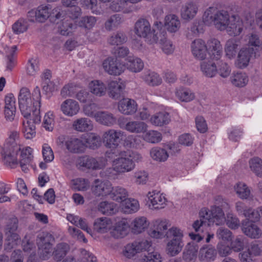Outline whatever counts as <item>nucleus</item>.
I'll return each instance as SVG.
<instances>
[{
	"mask_svg": "<svg viewBox=\"0 0 262 262\" xmlns=\"http://www.w3.org/2000/svg\"><path fill=\"white\" fill-rule=\"evenodd\" d=\"M239 46V40L234 38L227 40L224 47L226 56L230 59L235 57Z\"/></svg>",
	"mask_w": 262,
	"mask_h": 262,
	"instance_id": "c756f323",
	"label": "nucleus"
},
{
	"mask_svg": "<svg viewBox=\"0 0 262 262\" xmlns=\"http://www.w3.org/2000/svg\"><path fill=\"white\" fill-rule=\"evenodd\" d=\"M149 224L146 217L144 216L137 217L132 223L133 232L136 234L141 233L147 228Z\"/></svg>",
	"mask_w": 262,
	"mask_h": 262,
	"instance_id": "e433bc0d",
	"label": "nucleus"
},
{
	"mask_svg": "<svg viewBox=\"0 0 262 262\" xmlns=\"http://www.w3.org/2000/svg\"><path fill=\"white\" fill-rule=\"evenodd\" d=\"M98 110V106L95 103H91L85 105L83 107V112L84 115L88 117L94 118V119H95Z\"/></svg>",
	"mask_w": 262,
	"mask_h": 262,
	"instance_id": "774afa93",
	"label": "nucleus"
},
{
	"mask_svg": "<svg viewBox=\"0 0 262 262\" xmlns=\"http://www.w3.org/2000/svg\"><path fill=\"white\" fill-rule=\"evenodd\" d=\"M151 157L155 161L159 162H164L168 158V154L167 151L162 148L154 147L150 151Z\"/></svg>",
	"mask_w": 262,
	"mask_h": 262,
	"instance_id": "5fc2aeb1",
	"label": "nucleus"
},
{
	"mask_svg": "<svg viewBox=\"0 0 262 262\" xmlns=\"http://www.w3.org/2000/svg\"><path fill=\"white\" fill-rule=\"evenodd\" d=\"M40 101V91L38 86L34 89L32 98L28 88L20 89L18 96L20 111L24 117L28 118L31 117L33 123L36 124L39 123L41 121Z\"/></svg>",
	"mask_w": 262,
	"mask_h": 262,
	"instance_id": "f03ea898",
	"label": "nucleus"
},
{
	"mask_svg": "<svg viewBox=\"0 0 262 262\" xmlns=\"http://www.w3.org/2000/svg\"><path fill=\"white\" fill-rule=\"evenodd\" d=\"M148 207L152 210H159L165 208L167 205V199L165 195L156 190L149 191L147 194Z\"/></svg>",
	"mask_w": 262,
	"mask_h": 262,
	"instance_id": "9d476101",
	"label": "nucleus"
},
{
	"mask_svg": "<svg viewBox=\"0 0 262 262\" xmlns=\"http://www.w3.org/2000/svg\"><path fill=\"white\" fill-rule=\"evenodd\" d=\"M128 193L124 188L121 186H115L113 187L110 193V198L114 201L122 203L128 197Z\"/></svg>",
	"mask_w": 262,
	"mask_h": 262,
	"instance_id": "58836bf2",
	"label": "nucleus"
},
{
	"mask_svg": "<svg viewBox=\"0 0 262 262\" xmlns=\"http://www.w3.org/2000/svg\"><path fill=\"white\" fill-rule=\"evenodd\" d=\"M183 247V241L167 240L166 246L167 253L171 256L178 254Z\"/></svg>",
	"mask_w": 262,
	"mask_h": 262,
	"instance_id": "79ce46f5",
	"label": "nucleus"
},
{
	"mask_svg": "<svg viewBox=\"0 0 262 262\" xmlns=\"http://www.w3.org/2000/svg\"><path fill=\"white\" fill-rule=\"evenodd\" d=\"M118 156V157L113 160L112 167L101 172L100 174L102 177H112L114 175L113 171L120 174L131 171L135 168V164H134L128 158L127 151L119 150V153L116 156ZM115 156H114L113 158Z\"/></svg>",
	"mask_w": 262,
	"mask_h": 262,
	"instance_id": "20e7f679",
	"label": "nucleus"
},
{
	"mask_svg": "<svg viewBox=\"0 0 262 262\" xmlns=\"http://www.w3.org/2000/svg\"><path fill=\"white\" fill-rule=\"evenodd\" d=\"M94 229L98 232L103 233L107 232L112 227V223L109 219L101 217L97 219L94 225Z\"/></svg>",
	"mask_w": 262,
	"mask_h": 262,
	"instance_id": "a18cd8bd",
	"label": "nucleus"
},
{
	"mask_svg": "<svg viewBox=\"0 0 262 262\" xmlns=\"http://www.w3.org/2000/svg\"><path fill=\"white\" fill-rule=\"evenodd\" d=\"M109 96L114 99H118L123 94L124 84L120 81H111L107 84Z\"/></svg>",
	"mask_w": 262,
	"mask_h": 262,
	"instance_id": "393cba45",
	"label": "nucleus"
},
{
	"mask_svg": "<svg viewBox=\"0 0 262 262\" xmlns=\"http://www.w3.org/2000/svg\"><path fill=\"white\" fill-rule=\"evenodd\" d=\"M124 64L125 69L134 73L140 72L144 68L143 61L140 58L134 56H127Z\"/></svg>",
	"mask_w": 262,
	"mask_h": 262,
	"instance_id": "c85d7f7f",
	"label": "nucleus"
},
{
	"mask_svg": "<svg viewBox=\"0 0 262 262\" xmlns=\"http://www.w3.org/2000/svg\"><path fill=\"white\" fill-rule=\"evenodd\" d=\"M141 78L145 83L150 86H156L162 83V79L157 73L150 71L143 72Z\"/></svg>",
	"mask_w": 262,
	"mask_h": 262,
	"instance_id": "cd10ccee",
	"label": "nucleus"
},
{
	"mask_svg": "<svg viewBox=\"0 0 262 262\" xmlns=\"http://www.w3.org/2000/svg\"><path fill=\"white\" fill-rule=\"evenodd\" d=\"M112 186L108 181H102L99 179L95 180L93 187V192L95 195L100 196H105L110 195Z\"/></svg>",
	"mask_w": 262,
	"mask_h": 262,
	"instance_id": "f3484780",
	"label": "nucleus"
},
{
	"mask_svg": "<svg viewBox=\"0 0 262 262\" xmlns=\"http://www.w3.org/2000/svg\"><path fill=\"white\" fill-rule=\"evenodd\" d=\"M91 93L97 97H102L105 95L107 88L105 84L100 80H94L89 84Z\"/></svg>",
	"mask_w": 262,
	"mask_h": 262,
	"instance_id": "f704fd0d",
	"label": "nucleus"
},
{
	"mask_svg": "<svg viewBox=\"0 0 262 262\" xmlns=\"http://www.w3.org/2000/svg\"><path fill=\"white\" fill-rule=\"evenodd\" d=\"M170 120L169 115L165 112H161L152 115L150 118L151 124L157 126H162L167 124Z\"/></svg>",
	"mask_w": 262,
	"mask_h": 262,
	"instance_id": "4c0bfd02",
	"label": "nucleus"
},
{
	"mask_svg": "<svg viewBox=\"0 0 262 262\" xmlns=\"http://www.w3.org/2000/svg\"><path fill=\"white\" fill-rule=\"evenodd\" d=\"M235 191L238 196L243 200L252 199L250 189L243 183H238L234 186Z\"/></svg>",
	"mask_w": 262,
	"mask_h": 262,
	"instance_id": "49530a36",
	"label": "nucleus"
},
{
	"mask_svg": "<svg viewBox=\"0 0 262 262\" xmlns=\"http://www.w3.org/2000/svg\"><path fill=\"white\" fill-rule=\"evenodd\" d=\"M230 16L227 11L219 10L215 7H210L205 11L203 19L206 25L213 24L217 29L224 31L230 19Z\"/></svg>",
	"mask_w": 262,
	"mask_h": 262,
	"instance_id": "39448f33",
	"label": "nucleus"
},
{
	"mask_svg": "<svg viewBox=\"0 0 262 262\" xmlns=\"http://www.w3.org/2000/svg\"><path fill=\"white\" fill-rule=\"evenodd\" d=\"M104 70L110 75H120L125 69V65L117 58L108 57L103 62Z\"/></svg>",
	"mask_w": 262,
	"mask_h": 262,
	"instance_id": "f8f14e48",
	"label": "nucleus"
},
{
	"mask_svg": "<svg viewBox=\"0 0 262 262\" xmlns=\"http://www.w3.org/2000/svg\"><path fill=\"white\" fill-rule=\"evenodd\" d=\"M98 210L103 214L112 215L117 211V205L108 201H103L98 205Z\"/></svg>",
	"mask_w": 262,
	"mask_h": 262,
	"instance_id": "8fccbe9b",
	"label": "nucleus"
},
{
	"mask_svg": "<svg viewBox=\"0 0 262 262\" xmlns=\"http://www.w3.org/2000/svg\"><path fill=\"white\" fill-rule=\"evenodd\" d=\"M242 231L252 238H258L261 235V230L256 224L246 220L242 223Z\"/></svg>",
	"mask_w": 262,
	"mask_h": 262,
	"instance_id": "bb28decb",
	"label": "nucleus"
},
{
	"mask_svg": "<svg viewBox=\"0 0 262 262\" xmlns=\"http://www.w3.org/2000/svg\"><path fill=\"white\" fill-rule=\"evenodd\" d=\"M122 211L126 214H132L140 208L139 202L134 199L127 198L120 205Z\"/></svg>",
	"mask_w": 262,
	"mask_h": 262,
	"instance_id": "72a5a7b5",
	"label": "nucleus"
},
{
	"mask_svg": "<svg viewBox=\"0 0 262 262\" xmlns=\"http://www.w3.org/2000/svg\"><path fill=\"white\" fill-rule=\"evenodd\" d=\"M181 24L179 17L174 14H169L165 16L164 26L169 33L177 32L181 28Z\"/></svg>",
	"mask_w": 262,
	"mask_h": 262,
	"instance_id": "412c9836",
	"label": "nucleus"
},
{
	"mask_svg": "<svg viewBox=\"0 0 262 262\" xmlns=\"http://www.w3.org/2000/svg\"><path fill=\"white\" fill-rule=\"evenodd\" d=\"M254 21L253 16L249 12H246L243 18L238 15H232L224 31H226L230 36H237L243 32L248 25L251 26Z\"/></svg>",
	"mask_w": 262,
	"mask_h": 262,
	"instance_id": "423d86ee",
	"label": "nucleus"
},
{
	"mask_svg": "<svg viewBox=\"0 0 262 262\" xmlns=\"http://www.w3.org/2000/svg\"><path fill=\"white\" fill-rule=\"evenodd\" d=\"M177 98L182 102H188L195 98L194 93L189 89L184 88L177 89L175 91Z\"/></svg>",
	"mask_w": 262,
	"mask_h": 262,
	"instance_id": "c03bdc74",
	"label": "nucleus"
},
{
	"mask_svg": "<svg viewBox=\"0 0 262 262\" xmlns=\"http://www.w3.org/2000/svg\"><path fill=\"white\" fill-rule=\"evenodd\" d=\"M193 56L198 60H204L207 54V47L205 42L201 39L193 41L190 46Z\"/></svg>",
	"mask_w": 262,
	"mask_h": 262,
	"instance_id": "ddd939ff",
	"label": "nucleus"
},
{
	"mask_svg": "<svg viewBox=\"0 0 262 262\" xmlns=\"http://www.w3.org/2000/svg\"><path fill=\"white\" fill-rule=\"evenodd\" d=\"M253 50L247 47H243L240 49L237 55V58L235 62L236 66L243 69L248 66L252 55H254Z\"/></svg>",
	"mask_w": 262,
	"mask_h": 262,
	"instance_id": "aec40b11",
	"label": "nucleus"
},
{
	"mask_svg": "<svg viewBox=\"0 0 262 262\" xmlns=\"http://www.w3.org/2000/svg\"><path fill=\"white\" fill-rule=\"evenodd\" d=\"M110 8L114 11H123L125 13H128L136 10L134 6L127 8L126 0L114 1L111 3Z\"/></svg>",
	"mask_w": 262,
	"mask_h": 262,
	"instance_id": "37998d69",
	"label": "nucleus"
},
{
	"mask_svg": "<svg viewBox=\"0 0 262 262\" xmlns=\"http://www.w3.org/2000/svg\"><path fill=\"white\" fill-rule=\"evenodd\" d=\"M215 203V205L212 206L210 210L204 208L199 212L201 219H205L208 222V226L213 224L220 225L225 222L223 209L228 207V204L220 196L216 198Z\"/></svg>",
	"mask_w": 262,
	"mask_h": 262,
	"instance_id": "7ed1b4c3",
	"label": "nucleus"
},
{
	"mask_svg": "<svg viewBox=\"0 0 262 262\" xmlns=\"http://www.w3.org/2000/svg\"><path fill=\"white\" fill-rule=\"evenodd\" d=\"M123 22V19L119 14L112 15L105 23V28L108 31H112L117 28Z\"/></svg>",
	"mask_w": 262,
	"mask_h": 262,
	"instance_id": "4d7b16f0",
	"label": "nucleus"
},
{
	"mask_svg": "<svg viewBox=\"0 0 262 262\" xmlns=\"http://www.w3.org/2000/svg\"><path fill=\"white\" fill-rule=\"evenodd\" d=\"M217 73L223 78L227 77L230 74L231 70L228 64L223 61H217L216 64Z\"/></svg>",
	"mask_w": 262,
	"mask_h": 262,
	"instance_id": "69168bd1",
	"label": "nucleus"
},
{
	"mask_svg": "<svg viewBox=\"0 0 262 262\" xmlns=\"http://www.w3.org/2000/svg\"><path fill=\"white\" fill-rule=\"evenodd\" d=\"M230 81L236 86L243 87L247 84L248 77L244 73L237 72L232 74L230 77Z\"/></svg>",
	"mask_w": 262,
	"mask_h": 262,
	"instance_id": "de8ad7c7",
	"label": "nucleus"
},
{
	"mask_svg": "<svg viewBox=\"0 0 262 262\" xmlns=\"http://www.w3.org/2000/svg\"><path fill=\"white\" fill-rule=\"evenodd\" d=\"M51 9L49 5H40L36 9L29 11L27 18L31 22L43 23L49 17Z\"/></svg>",
	"mask_w": 262,
	"mask_h": 262,
	"instance_id": "9b49d317",
	"label": "nucleus"
},
{
	"mask_svg": "<svg viewBox=\"0 0 262 262\" xmlns=\"http://www.w3.org/2000/svg\"><path fill=\"white\" fill-rule=\"evenodd\" d=\"M67 149L74 154H81L85 151V146L83 141L77 138L72 137L65 141Z\"/></svg>",
	"mask_w": 262,
	"mask_h": 262,
	"instance_id": "6ab92c4d",
	"label": "nucleus"
},
{
	"mask_svg": "<svg viewBox=\"0 0 262 262\" xmlns=\"http://www.w3.org/2000/svg\"><path fill=\"white\" fill-rule=\"evenodd\" d=\"M247 38L249 46L247 48L253 50L255 57L259 56L262 41L260 39L259 36L252 33L247 35Z\"/></svg>",
	"mask_w": 262,
	"mask_h": 262,
	"instance_id": "2f4dec72",
	"label": "nucleus"
},
{
	"mask_svg": "<svg viewBox=\"0 0 262 262\" xmlns=\"http://www.w3.org/2000/svg\"><path fill=\"white\" fill-rule=\"evenodd\" d=\"M8 137L6 139L4 147L5 148H12L16 150H20V135L19 132L11 130L7 133Z\"/></svg>",
	"mask_w": 262,
	"mask_h": 262,
	"instance_id": "5701e85b",
	"label": "nucleus"
},
{
	"mask_svg": "<svg viewBox=\"0 0 262 262\" xmlns=\"http://www.w3.org/2000/svg\"><path fill=\"white\" fill-rule=\"evenodd\" d=\"M54 241V236L47 232H42L37 235L36 243L41 259L48 260L53 256L54 260L60 261L67 255L70 250L69 246L64 243H59L53 249Z\"/></svg>",
	"mask_w": 262,
	"mask_h": 262,
	"instance_id": "f257e3e1",
	"label": "nucleus"
},
{
	"mask_svg": "<svg viewBox=\"0 0 262 262\" xmlns=\"http://www.w3.org/2000/svg\"><path fill=\"white\" fill-rule=\"evenodd\" d=\"M23 133L24 137L27 139H30L36 135L35 126L30 121L23 122Z\"/></svg>",
	"mask_w": 262,
	"mask_h": 262,
	"instance_id": "052dcab7",
	"label": "nucleus"
},
{
	"mask_svg": "<svg viewBox=\"0 0 262 262\" xmlns=\"http://www.w3.org/2000/svg\"><path fill=\"white\" fill-rule=\"evenodd\" d=\"M128 228L129 225L127 221L122 220L116 223L111 234L115 238H122L127 234Z\"/></svg>",
	"mask_w": 262,
	"mask_h": 262,
	"instance_id": "473e14b6",
	"label": "nucleus"
},
{
	"mask_svg": "<svg viewBox=\"0 0 262 262\" xmlns=\"http://www.w3.org/2000/svg\"><path fill=\"white\" fill-rule=\"evenodd\" d=\"M165 237L167 240L183 241L184 232L180 228L173 226L166 231Z\"/></svg>",
	"mask_w": 262,
	"mask_h": 262,
	"instance_id": "09e8293b",
	"label": "nucleus"
},
{
	"mask_svg": "<svg viewBox=\"0 0 262 262\" xmlns=\"http://www.w3.org/2000/svg\"><path fill=\"white\" fill-rule=\"evenodd\" d=\"M135 34L140 37H146L151 32V26L146 19L140 18L135 24Z\"/></svg>",
	"mask_w": 262,
	"mask_h": 262,
	"instance_id": "b1692460",
	"label": "nucleus"
},
{
	"mask_svg": "<svg viewBox=\"0 0 262 262\" xmlns=\"http://www.w3.org/2000/svg\"><path fill=\"white\" fill-rule=\"evenodd\" d=\"M77 25L68 19L64 20L58 27V31L62 35L68 36L76 28Z\"/></svg>",
	"mask_w": 262,
	"mask_h": 262,
	"instance_id": "3c124183",
	"label": "nucleus"
},
{
	"mask_svg": "<svg viewBox=\"0 0 262 262\" xmlns=\"http://www.w3.org/2000/svg\"><path fill=\"white\" fill-rule=\"evenodd\" d=\"M107 164V160L101 157L94 158L88 155L79 156L76 161V166L81 170H97L103 168Z\"/></svg>",
	"mask_w": 262,
	"mask_h": 262,
	"instance_id": "6e6552de",
	"label": "nucleus"
},
{
	"mask_svg": "<svg viewBox=\"0 0 262 262\" xmlns=\"http://www.w3.org/2000/svg\"><path fill=\"white\" fill-rule=\"evenodd\" d=\"M16 50L17 47L16 46H13L8 49L7 55L8 58L7 68L9 70H11L15 66Z\"/></svg>",
	"mask_w": 262,
	"mask_h": 262,
	"instance_id": "0e129e2a",
	"label": "nucleus"
},
{
	"mask_svg": "<svg viewBox=\"0 0 262 262\" xmlns=\"http://www.w3.org/2000/svg\"><path fill=\"white\" fill-rule=\"evenodd\" d=\"M54 116L53 113L49 111L47 112L43 118L42 126L48 131H52L54 126Z\"/></svg>",
	"mask_w": 262,
	"mask_h": 262,
	"instance_id": "e2e57ef3",
	"label": "nucleus"
},
{
	"mask_svg": "<svg viewBox=\"0 0 262 262\" xmlns=\"http://www.w3.org/2000/svg\"><path fill=\"white\" fill-rule=\"evenodd\" d=\"M216 254V250L214 247L211 245H206L200 249L199 258L201 260H213Z\"/></svg>",
	"mask_w": 262,
	"mask_h": 262,
	"instance_id": "ea45409f",
	"label": "nucleus"
},
{
	"mask_svg": "<svg viewBox=\"0 0 262 262\" xmlns=\"http://www.w3.org/2000/svg\"><path fill=\"white\" fill-rule=\"evenodd\" d=\"M140 262H162V257L158 252H147L140 260Z\"/></svg>",
	"mask_w": 262,
	"mask_h": 262,
	"instance_id": "338daca9",
	"label": "nucleus"
},
{
	"mask_svg": "<svg viewBox=\"0 0 262 262\" xmlns=\"http://www.w3.org/2000/svg\"><path fill=\"white\" fill-rule=\"evenodd\" d=\"M97 20V18L91 16L87 15L81 17L78 23V26L86 30L92 29L95 25Z\"/></svg>",
	"mask_w": 262,
	"mask_h": 262,
	"instance_id": "6e6d98bb",
	"label": "nucleus"
},
{
	"mask_svg": "<svg viewBox=\"0 0 262 262\" xmlns=\"http://www.w3.org/2000/svg\"><path fill=\"white\" fill-rule=\"evenodd\" d=\"M73 128L80 132L92 130L93 125L92 121L87 118H80L75 120L72 124Z\"/></svg>",
	"mask_w": 262,
	"mask_h": 262,
	"instance_id": "c9c22d12",
	"label": "nucleus"
},
{
	"mask_svg": "<svg viewBox=\"0 0 262 262\" xmlns=\"http://www.w3.org/2000/svg\"><path fill=\"white\" fill-rule=\"evenodd\" d=\"M127 41V37L125 34L122 32H117L113 34L108 38V42L112 45H120L125 43Z\"/></svg>",
	"mask_w": 262,
	"mask_h": 262,
	"instance_id": "680f3d73",
	"label": "nucleus"
},
{
	"mask_svg": "<svg viewBox=\"0 0 262 262\" xmlns=\"http://www.w3.org/2000/svg\"><path fill=\"white\" fill-rule=\"evenodd\" d=\"M85 148L91 149H97L101 146V141L100 137L94 133H89L84 137V142Z\"/></svg>",
	"mask_w": 262,
	"mask_h": 262,
	"instance_id": "a19ab883",
	"label": "nucleus"
},
{
	"mask_svg": "<svg viewBox=\"0 0 262 262\" xmlns=\"http://www.w3.org/2000/svg\"><path fill=\"white\" fill-rule=\"evenodd\" d=\"M6 245L5 249L10 250L17 246L20 242V237L17 233L6 234Z\"/></svg>",
	"mask_w": 262,
	"mask_h": 262,
	"instance_id": "bf43d9fd",
	"label": "nucleus"
},
{
	"mask_svg": "<svg viewBox=\"0 0 262 262\" xmlns=\"http://www.w3.org/2000/svg\"><path fill=\"white\" fill-rule=\"evenodd\" d=\"M207 53L210 57L215 60L218 61L222 57L223 48L219 40L216 39H211L207 42Z\"/></svg>",
	"mask_w": 262,
	"mask_h": 262,
	"instance_id": "a211bd4d",
	"label": "nucleus"
},
{
	"mask_svg": "<svg viewBox=\"0 0 262 262\" xmlns=\"http://www.w3.org/2000/svg\"><path fill=\"white\" fill-rule=\"evenodd\" d=\"M142 138L143 139L147 142L157 143L162 140V136L161 133L157 130H147L146 132L143 133Z\"/></svg>",
	"mask_w": 262,
	"mask_h": 262,
	"instance_id": "603ef678",
	"label": "nucleus"
},
{
	"mask_svg": "<svg viewBox=\"0 0 262 262\" xmlns=\"http://www.w3.org/2000/svg\"><path fill=\"white\" fill-rule=\"evenodd\" d=\"M201 70L207 77H213L217 73V67L215 63L204 61L201 64Z\"/></svg>",
	"mask_w": 262,
	"mask_h": 262,
	"instance_id": "864d4df0",
	"label": "nucleus"
},
{
	"mask_svg": "<svg viewBox=\"0 0 262 262\" xmlns=\"http://www.w3.org/2000/svg\"><path fill=\"white\" fill-rule=\"evenodd\" d=\"M95 120L99 123L107 126L114 125L117 121L116 117L107 111H98L97 112Z\"/></svg>",
	"mask_w": 262,
	"mask_h": 262,
	"instance_id": "a878e982",
	"label": "nucleus"
},
{
	"mask_svg": "<svg viewBox=\"0 0 262 262\" xmlns=\"http://www.w3.org/2000/svg\"><path fill=\"white\" fill-rule=\"evenodd\" d=\"M18 151L10 148H5L4 147L2 156L4 164L12 168H15L18 165L17 159Z\"/></svg>",
	"mask_w": 262,
	"mask_h": 262,
	"instance_id": "4be33fe9",
	"label": "nucleus"
},
{
	"mask_svg": "<svg viewBox=\"0 0 262 262\" xmlns=\"http://www.w3.org/2000/svg\"><path fill=\"white\" fill-rule=\"evenodd\" d=\"M60 111L65 116L72 117L79 113L80 106L75 100L67 99L61 103Z\"/></svg>",
	"mask_w": 262,
	"mask_h": 262,
	"instance_id": "2eb2a0df",
	"label": "nucleus"
},
{
	"mask_svg": "<svg viewBox=\"0 0 262 262\" xmlns=\"http://www.w3.org/2000/svg\"><path fill=\"white\" fill-rule=\"evenodd\" d=\"M125 129L131 133L143 134L147 131L148 125L141 121H130L125 124Z\"/></svg>",
	"mask_w": 262,
	"mask_h": 262,
	"instance_id": "7c9ffc66",
	"label": "nucleus"
},
{
	"mask_svg": "<svg viewBox=\"0 0 262 262\" xmlns=\"http://www.w3.org/2000/svg\"><path fill=\"white\" fill-rule=\"evenodd\" d=\"M249 163L251 170L257 177H262V160L258 157H254Z\"/></svg>",
	"mask_w": 262,
	"mask_h": 262,
	"instance_id": "13d9d810",
	"label": "nucleus"
},
{
	"mask_svg": "<svg viewBox=\"0 0 262 262\" xmlns=\"http://www.w3.org/2000/svg\"><path fill=\"white\" fill-rule=\"evenodd\" d=\"M199 11L198 4L192 1L187 2L182 7L181 15L182 18L186 21H190L196 15Z\"/></svg>",
	"mask_w": 262,
	"mask_h": 262,
	"instance_id": "4468645a",
	"label": "nucleus"
},
{
	"mask_svg": "<svg viewBox=\"0 0 262 262\" xmlns=\"http://www.w3.org/2000/svg\"><path fill=\"white\" fill-rule=\"evenodd\" d=\"M119 111L125 115H132L135 114L138 109L136 102L132 99L124 98L118 102Z\"/></svg>",
	"mask_w": 262,
	"mask_h": 262,
	"instance_id": "dca6fc26",
	"label": "nucleus"
},
{
	"mask_svg": "<svg viewBox=\"0 0 262 262\" xmlns=\"http://www.w3.org/2000/svg\"><path fill=\"white\" fill-rule=\"evenodd\" d=\"M170 225L169 221L165 219L156 220L152 222L148 234L152 238H162L165 236L166 231Z\"/></svg>",
	"mask_w": 262,
	"mask_h": 262,
	"instance_id": "1a4fd4ad",
	"label": "nucleus"
},
{
	"mask_svg": "<svg viewBox=\"0 0 262 262\" xmlns=\"http://www.w3.org/2000/svg\"><path fill=\"white\" fill-rule=\"evenodd\" d=\"M124 132L120 130L109 129L104 132L102 136V139L104 146L110 148L105 152V156L107 158H113L114 156H116L119 153L117 147L119 145L120 140L123 139Z\"/></svg>",
	"mask_w": 262,
	"mask_h": 262,
	"instance_id": "0eeeda50",
	"label": "nucleus"
}]
</instances>
